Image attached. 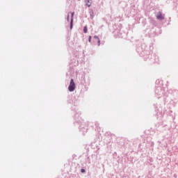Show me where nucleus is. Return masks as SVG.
<instances>
[{
	"instance_id": "nucleus-8",
	"label": "nucleus",
	"mask_w": 178,
	"mask_h": 178,
	"mask_svg": "<svg viewBox=\"0 0 178 178\" xmlns=\"http://www.w3.org/2000/svg\"><path fill=\"white\" fill-rule=\"evenodd\" d=\"M98 45H101V40H98Z\"/></svg>"
},
{
	"instance_id": "nucleus-2",
	"label": "nucleus",
	"mask_w": 178,
	"mask_h": 178,
	"mask_svg": "<svg viewBox=\"0 0 178 178\" xmlns=\"http://www.w3.org/2000/svg\"><path fill=\"white\" fill-rule=\"evenodd\" d=\"M71 23H70V29H73V16H74V13H71Z\"/></svg>"
},
{
	"instance_id": "nucleus-5",
	"label": "nucleus",
	"mask_w": 178,
	"mask_h": 178,
	"mask_svg": "<svg viewBox=\"0 0 178 178\" xmlns=\"http://www.w3.org/2000/svg\"><path fill=\"white\" fill-rule=\"evenodd\" d=\"M88 30V28H87V26H84V28H83V32H84L85 33H87Z\"/></svg>"
},
{
	"instance_id": "nucleus-1",
	"label": "nucleus",
	"mask_w": 178,
	"mask_h": 178,
	"mask_svg": "<svg viewBox=\"0 0 178 178\" xmlns=\"http://www.w3.org/2000/svg\"><path fill=\"white\" fill-rule=\"evenodd\" d=\"M74 88H76V83H74V80L71 79L68 90L72 92L74 91Z\"/></svg>"
},
{
	"instance_id": "nucleus-7",
	"label": "nucleus",
	"mask_w": 178,
	"mask_h": 178,
	"mask_svg": "<svg viewBox=\"0 0 178 178\" xmlns=\"http://www.w3.org/2000/svg\"><path fill=\"white\" fill-rule=\"evenodd\" d=\"M88 41H89V42H91V36H89Z\"/></svg>"
},
{
	"instance_id": "nucleus-3",
	"label": "nucleus",
	"mask_w": 178,
	"mask_h": 178,
	"mask_svg": "<svg viewBox=\"0 0 178 178\" xmlns=\"http://www.w3.org/2000/svg\"><path fill=\"white\" fill-rule=\"evenodd\" d=\"M156 18L159 20H163V15H162V14L161 13H159L156 15Z\"/></svg>"
},
{
	"instance_id": "nucleus-6",
	"label": "nucleus",
	"mask_w": 178,
	"mask_h": 178,
	"mask_svg": "<svg viewBox=\"0 0 178 178\" xmlns=\"http://www.w3.org/2000/svg\"><path fill=\"white\" fill-rule=\"evenodd\" d=\"M81 173H84V172H86V170L81 169Z\"/></svg>"
},
{
	"instance_id": "nucleus-4",
	"label": "nucleus",
	"mask_w": 178,
	"mask_h": 178,
	"mask_svg": "<svg viewBox=\"0 0 178 178\" xmlns=\"http://www.w3.org/2000/svg\"><path fill=\"white\" fill-rule=\"evenodd\" d=\"M86 6H88V8H90V6H91V0H86Z\"/></svg>"
},
{
	"instance_id": "nucleus-9",
	"label": "nucleus",
	"mask_w": 178,
	"mask_h": 178,
	"mask_svg": "<svg viewBox=\"0 0 178 178\" xmlns=\"http://www.w3.org/2000/svg\"><path fill=\"white\" fill-rule=\"evenodd\" d=\"M67 22H69V15H67Z\"/></svg>"
},
{
	"instance_id": "nucleus-10",
	"label": "nucleus",
	"mask_w": 178,
	"mask_h": 178,
	"mask_svg": "<svg viewBox=\"0 0 178 178\" xmlns=\"http://www.w3.org/2000/svg\"><path fill=\"white\" fill-rule=\"evenodd\" d=\"M95 38H97V40H98V36H95Z\"/></svg>"
}]
</instances>
